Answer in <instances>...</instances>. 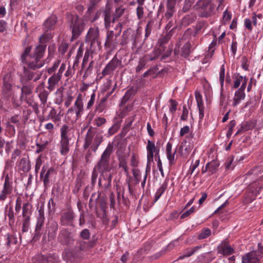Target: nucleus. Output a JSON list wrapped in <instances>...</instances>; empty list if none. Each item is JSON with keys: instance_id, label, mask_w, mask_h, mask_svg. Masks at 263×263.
Here are the masks:
<instances>
[{"instance_id": "1", "label": "nucleus", "mask_w": 263, "mask_h": 263, "mask_svg": "<svg viewBox=\"0 0 263 263\" xmlns=\"http://www.w3.org/2000/svg\"><path fill=\"white\" fill-rule=\"evenodd\" d=\"M60 132V141L58 144L60 153L62 156H66L70 151V146L74 142L75 130L70 126L64 124L61 127Z\"/></svg>"}, {"instance_id": "2", "label": "nucleus", "mask_w": 263, "mask_h": 263, "mask_svg": "<svg viewBox=\"0 0 263 263\" xmlns=\"http://www.w3.org/2000/svg\"><path fill=\"white\" fill-rule=\"evenodd\" d=\"M223 0H199L196 4V9L202 17L208 18L216 13Z\"/></svg>"}, {"instance_id": "3", "label": "nucleus", "mask_w": 263, "mask_h": 263, "mask_svg": "<svg viewBox=\"0 0 263 263\" xmlns=\"http://www.w3.org/2000/svg\"><path fill=\"white\" fill-rule=\"evenodd\" d=\"M10 76L8 74H5L3 77V85L1 92L2 97L6 100H11L13 107L17 108L21 105V101H18L15 96L12 89V85L9 82Z\"/></svg>"}, {"instance_id": "4", "label": "nucleus", "mask_w": 263, "mask_h": 263, "mask_svg": "<svg viewBox=\"0 0 263 263\" xmlns=\"http://www.w3.org/2000/svg\"><path fill=\"white\" fill-rule=\"evenodd\" d=\"M96 132L92 127H90L87 132L84 148L90 149L93 152H96L99 146L103 141V136L100 134H96Z\"/></svg>"}, {"instance_id": "5", "label": "nucleus", "mask_w": 263, "mask_h": 263, "mask_svg": "<svg viewBox=\"0 0 263 263\" xmlns=\"http://www.w3.org/2000/svg\"><path fill=\"white\" fill-rule=\"evenodd\" d=\"M84 111L83 97L81 93H79L73 105L68 109L66 116L72 121H76L81 118Z\"/></svg>"}, {"instance_id": "6", "label": "nucleus", "mask_w": 263, "mask_h": 263, "mask_svg": "<svg viewBox=\"0 0 263 263\" xmlns=\"http://www.w3.org/2000/svg\"><path fill=\"white\" fill-rule=\"evenodd\" d=\"M112 152L113 145L109 143L102 154L100 160L95 167H97L100 172L110 171L111 170L109 164L110 158Z\"/></svg>"}, {"instance_id": "7", "label": "nucleus", "mask_w": 263, "mask_h": 263, "mask_svg": "<svg viewBox=\"0 0 263 263\" xmlns=\"http://www.w3.org/2000/svg\"><path fill=\"white\" fill-rule=\"evenodd\" d=\"M86 42L90 45V50L94 51L100 49L101 41L99 39V29L98 27L90 28L88 31Z\"/></svg>"}, {"instance_id": "8", "label": "nucleus", "mask_w": 263, "mask_h": 263, "mask_svg": "<svg viewBox=\"0 0 263 263\" xmlns=\"http://www.w3.org/2000/svg\"><path fill=\"white\" fill-rule=\"evenodd\" d=\"M75 235L67 228H62L60 230L58 236V241L62 245L67 247L74 245Z\"/></svg>"}, {"instance_id": "9", "label": "nucleus", "mask_w": 263, "mask_h": 263, "mask_svg": "<svg viewBox=\"0 0 263 263\" xmlns=\"http://www.w3.org/2000/svg\"><path fill=\"white\" fill-rule=\"evenodd\" d=\"M147 151V164L146 167V172H150L151 169V164L154 163V157L157 158L159 153V148L156 146L155 143L150 140L147 141L146 145Z\"/></svg>"}, {"instance_id": "10", "label": "nucleus", "mask_w": 263, "mask_h": 263, "mask_svg": "<svg viewBox=\"0 0 263 263\" xmlns=\"http://www.w3.org/2000/svg\"><path fill=\"white\" fill-rule=\"evenodd\" d=\"M84 23L77 15L72 16L70 27L72 28V38L76 39L81 35L84 29Z\"/></svg>"}, {"instance_id": "11", "label": "nucleus", "mask_w": 263, "mask_h": 263, "mask_svg": "<svg viewBox=\"0 0 263 263\" xmlns=\"http://www.w3.org/2000/svg\"><path fill=\"white\" fill-rule=\"evenodd\" d=\"M13 182L8 175H7L5 177L4 183L0 191V201L4 202L8 197H10L13 193Z\"/></svg>"}, {"instance_id": "12", "label": "nucleus", "mask_w": 263, "mask_h": 263, "mask_svg": "<svg viewBox=\"0 0 263 263\" xmlns=\"http://www.w3.org/2000/svg\"><path fill=\"white\" fill-rule=\"evenodd\" d=\"M121 65H122L121 60L118 59L117 55H115L102 70L101 73V76L99 79H102L106 76L112 75L114 71Z\"/></svg>"}, {"instance_id": "13", "label": "nucleus", "mask_w": 263, "mask_h": 263, "mask_svg": "<svg viewBox=\"0 0 263 263\" xmlns=\"http://www.w3.org/2000/svg\"><path fill=\"white\" fill-rule=\"evenodd\" d=\"M57 174L56 171L53 167H48L47 165H44L42 168L40 173V178L43 181L44 186L45 188H48L50 186V177L52 175Z\"/></svg>"}, {"instance_id": "14", "label": "nucleus", "mask_w": 263, "mask_h": 263, "mask_svg": "<svg viewBox=\"0 0 263 263\" xmlns=\"http://www.w3.org/2000/svg\"><path fill=\"white\" fill-rule=\"evenodd\" d=\"M33 263H60V258L55 253H50L48 256L37 254L33 258Z\"/></svg>"}, {"instance_id": "15", "label": "nucleus", "mask_w": 263, "mask_h": 263, "mask_svg": "<svg viewBox=\"0 0 263 263\" xmlns=\"http://www.w3.org/2000/svg\"><path fill=\"white\" fill-rule=\"evenodd\" d=\"M119 36H116V33L114 31H108L107 33L105 46L109 49H113L117 47L118 45L117 38Z\"/></svg>"}, {"instance_id": "16", "label": "nucleus", "mask_w": 263, "mask_h": 263, "mask_svg": "<svg viewBox=\"0 0 263 263\" xmlns=\"http://www.w3.org/2000/svg\"><path fill=\"white\" fill-rule=\"evenodd\" d=\"M58 229L59 224L57 221L51 220L48 222L46 231L49 240H51L55 237Z\"/></svg>"}, {"instance_id": "17", "label": "nucleus", "mask_w": 263, "mask_h": 263, "mask_svg": "<svg viewBox=\"0 0 263 263\" xmlns=\"http://www.w3.org/2000/svg\"><path fill=\"white\" fill-rule=\"evenodd\" d=\"M27 65V67L33 70L39 69L44 65V61L43 60L32 55L26 59L25 62Z\"/></svg>"}, {"instance_id": "18", "label": "nucleus", "mask_w": 263, "mask_h": 263, "mask_svg": "<svg viewBox=\"0 0 263 263\" xmlns=\"http://www.w3.org/2000/svg\"><path fill=\"white\" fill-rule=\"evenodd\" d=\"M101 175L99 179L98 184L99 186L103 183V186L105 189H108L111 185L112 175L109 171L101 172Z\"/></svg>"}, {"instance_id": "19", "label": "nucleus", "mask_w": 263, "mask_h": 263, "mask_svg": "<svg viewBox=\"0 0 263 263\" xmlns=\"http://www.w3.org/2000/svg\"><path fill=\"white\" fill-rule=\"evenodd\" d=\"M182 0H167L166 4L167 10L163 16V20L169 21L173 19V16L175 12V6L176 2H180Z\"/></svg>"}, {"instance_id": "20", "label": "nucleus", "mask_w": 263, "mask_h": 263, "mask_svg": "<svg viewBox=\"0 0 263 263\" xmlns=\"http://www.w3.org/2000/svg\"><path fill=\"white\" fill-rule=\"evenodd\" d=\"M217 252L223 256H229L234 253V250L229 245L227 241H223L217 248Z\"/></svg>"}, {"instance_id": "21", "label": "nucleus", "mask_w": 263, "mask_h": 263, "mask_svg": "<svg viewBox=\"0 0 263 263\" xmlns=\"http://www.w3.org/2000/svg\"><path fill=\"white\" fill-rule=\"evenodd\" d=\"M39 215L37 216V221L35 226V235H40V232L42 230V228L44 224L45 221V215H44V210L43 206H41L38 210Z\"/></svg>"}, {"instance_id": "22", "label": "nucleus", "mask_w": 263, "mask_h": 263, "mask_svg": "<svg viewBox=\"0 0 263 263\" xmlns=\"http://www.w3.org/2000/svg\"><path fill=\"white\" fill-rule=\"evenodd\" d=\"M32 70L33 69H30L28 67H24V77L28 81L33 80L35 82L41 78L42 73L39 71H33Z\"/></svg>"}, {"instance_id": "23", "label": "nucleus", "mask_w": 263, "mask_h": 263, "mask_svg": "<svg viewBox=\"0 0 263 263\" xmlns=\"http://www.w3.org/2000/svg\"><path fill=\"white\" fill-rule=\"evenodd\" d=\"M45 84L44 82L41 83L36 88V92L39 93V97L41 101L42 104L44 107L47 103V99L49 92L45 89Z\"/></svg>"}, {"instance_id": "24", "label": "nucleus", "mask_w": 263, "mask_h": 263, "mask_svg": "<svg viewBox=\"0 0 263 263\" xmlns=\"http://www.w3.org/2000/svg\"><path fill=\"white\" fill-rule=\"evenodd\" d=\"M260 258L261 255L258 254L256 251H252L242 257V263H255Z\"/></svg>"}, {"instance_id": "25", "label": "nucleus", "mask_w": 263, "mask_h": 263, "mask_svg": "<svg viewBox=\"0 0 263 263\" xmlns=\"http://www.w3.org/2000/svg\"><path fill=\"white\" fill-rule=\"evenodd\" d=\"M137 32H133L130 34L128 31H124L122 35V40L120 44L122 46L125 45L128 43L129 40H131L133 41V46L135 47L137 45Z\"/></svg>"}, {"instance_id": "26", "label": "nucleus", "mask_w": 263, "mask_h": 263, "mask_svg": "<svg viewBox=\"0 0 263 263\" xmlns=\"http://www.w3.org/2000/svg\"><path fill=\"white\" fill-rule=\"evenodd\" d=\"M244 87L245 84L235 91L233 98V106H236L240 103L241 101L245 99L246 94L244 91L245 89Z\"/></svg>"}, {"instance_id": "27", "label": "nucleus", "mask_w": 263, "mask_h": 263, "mask_svg": "<svg viewBox=\"0 0 263 263\" xmlns=\"http://www.w3.org/2000/svg\"><path fill=\"white\" fill-rule=\"evenodd\" d=\"M233 78L234 80L233 88H237L241 83L240 87H242L245 84L244 89L246 88L248 81V79L246 77L240 76L239 73H235L233 76Z\"/></svg>"}, {"instance_id": "28", "label": "nucleus", "mask_w": 263, "mask_h": 263, "mask_svg": "<svg viewBox=\"0 0 263 263\" xmlns=\"http://www.w3.org/2000/svg\"><path fill=\"white\" fill-rule=\"evenodd\" d=\"M73 219V213L71 211L65 212L61 217V224L62 226H71Z\"/></svg>"}, {"instance_id": "29", "label": "nucleus", "mask_w": 263, "mask_h": 263, "mask_svg": "<svg viewBox=\"0 0 263 263\" xmlns=\"http://www.w3.org/2000/svg\"><path fill=\"white\" fill-rule=\"evenodd\" d=\"M60 76L55 74L54 73L48 79L47 88L50 91H53L58 85L59 82L61 79Z\"/></svg>"}, {"instance_id": "30", "label": "nucleus", "mask_w": 263, "mask_h": 263, "mask_svg": "<svg viewBox=\"0 0 263 263\" xmlns=\"http://www.w3.org/2000/svg\"><path fill=\"white\" fill-rule=\"evenodd\" d=\"M118 160L119 161V167L123 170L124 174L127 177H129V170L126 156L124 155H119L118 156Z\"/></svg>"}, {"instance_id": "31", "label": "nucleus", "mask_w": 263, "mask_h": 263, "mask_svg": "<svg viewBox=\"0 0 263 263\" xmlns=\"http://www.w3.org/2000/svg\"><path fill=\"white\" fill-rule=\"evenodd\" d=\"M202 248L201 245L197 246L194 247L187 248L186 249L182 255L179 257L178 259H183L185 257H189L194 255Z\"/></svg>"}, {"instance_id": "32", "label": "nucleus", "mask_w": 263, "mask_h": 263, "mask_svg": "<svg viewBox=\"0 0 263 263\" xmlns=\"http://www.w3.org/2000/svg\"><path fill=\"white\" fill-rule=\"evenodd\" d=\"M261 171V168L259 166H255L251 168L245 174L244 182H245L246 184L249 183V182L247 181L248 179L253 180L255 178L256 176Z\"/></svg>"}, {"instance_id": "33", "label": "nucleus", "mask_w": 263, "mask_h": 263, "mask_svg": "<svg viewBox=\"0 0 263 263\" xmlns=\"http://www.w3.org/2000/svg\"><path fill=\"white\" fill-rule=\"evenodd\" d=\"M166 153L167 158L169 161L170 164H173L174 163L175 155L176 153V149L174 152H172V144L168 142L166 146Z\"/></svg>"}, {"instance_id": "34", "label": "nucleus", "mask_w": 263, "mask_h": 263, "mask_svg": "<svg viewBox=\"0 0 263 263\" xmlns=\"http://www.w3.org/2000/svg\"><path fill=\"white\" fill-rule=\"evenodd\" d=\"M103 15L105 28H108L109 27L111 22L114 23L115 22L113 21L114 15H111V12L110 9H106L104 11Z\"/></svg>"}, {"instance_id": "35", "label": "nucleus", "mask_w": 263, "mask_h": 263, "mask_svg": "<svg viewBox=\"0 0 263 263\" xmlns=\"http://www.w3.org/2000/svg\"><path fill=\"white\" fill-rule=\"evenodd\" d=\"M57 22V17L55 15H52L49 17L44 23V26L47 29L46 31L48 30H52L54 28L55 25Z\"/></svg>"}, {"instance_id": "36", "label": "nucleus", "mask_w": 263, "mask_h": 263, "mask_svg": "<svg viewBox=\"0 0 263 263\" xmlns=\"http://www.w3.org/2000/svg\"><path fill=\"white\" fill-rule=\"evenodd\" d=\"M95 241L86 242L84 240H79L77 241V247L81 251H86L88 248L93 247L95 245Z\"/></svg>"}, {"instance_id": "37", "label": "nucleus", "mask_w": 263, "mask_h": 263, "mask_svg": "<svg viewBox=\"0 0 263 263\" xmlns=\"http://www.w3.org/2000/svg\"><path fill=\"white\" fill-rule=\"evenodd\" d=\"M22 211L23 218H30L32 213V205L29 202L24 203Z\"/></svg>"}, {"instance_id": "38", "label": "nucleus", "mask_w": 263, "mask_h": 263, "mask_svg": "<svg viewBox=\"0 0 263 263\" xmlns=\"http://www.w3.org/2000/svg\"><path fill=\"white\" fill-rule=\"evenodd\" d=\"M168 180L166 179L156 191L155 195V202H156L164 193L167 187Z\"/></svg>"}, {"instance_id": "39", "label": "nucleus", "mask_w": 263, "mask_h": 263, "mask_svg": "<svg viewBox=\"0 0 263 263\" xmlns=\"http://www.w3.org/2000/svg\"><path fill=\"white\" fill-rule=\"evenodd\" d=\"M46 49V44H41L37 46L34 50V54L33 55L39 58V59L42 60V58L44 55L45 50Z\"/></svg>"}, {"instance_id": "40", "label": "nucleus", "mask_w": 263, "mask_h": 263, "mask_svg": "<svg viewBox=\"0 0 263 263\" xmlns=\"http://www.w3.org/2000/svg\"><path fill=\"white\" fill-rule=\"evenodd\" d=\"M254 127V125L249 122H246L240 125V128L238 129L235 136L239 135L240 134L251 130Z\"/></svg>"}, {"instance_id": "41", "label": "nucleus", "mask_w": 263, "mask_h": 263, "mask_svg": "<svg viewBox=\"0 0 263 263\" xmlns=\"http://www.w3.org/2000/svg\"><path fill=\"white\" fill-rule=\"evenodd\" d=\"M206 165V168L209 170V172L211 174H213L215 173L217 171L218 167L219 166V162L216 160H214L208 162Z\"/></svg>"}, {"instance_id": "42", "label": "nucleus", "mask_w": 263, "mask_h": 263, "mask_svg": "<svg viewBox=\"0 0 263 263\" xmlns=\"http://www.w3.org/2000/svg\"><path fill=\"white\" fill-rule=\"evenodd\" d=\"M32 92V89L29 86H23L21 88V96L20 99L18 101H21L22 103V100H26L27 96L30 95Z\"/></svg>"}, {"instance_id": "43", "label": "nucleus", "mask_w": 263, "mask_h": 263, "mask_svg": "<svg viewBox=\"0 0 263 263\" xmlns=\"http://www.w3.org/2000/svg\"><path fill=\"white\" fill-rule=\"evenodd\" d=\"M164 51V48L158 47L149 55V60L150 61H153L157 59L160 55H161L163 53Z\"/></svg>"}, {"instance_id": "44", "label": "nucleus", "mask_w": 263, "mask_h": 263, "mask_svg": "<svg viewBox=\"0 0 263 263\" xmlns=\"http://www.w3.org/2000/svg\"><path fill=\"white\" fill-rule=\"evenodd\" d=\"M217 39L216 35H214V39L213 40L211 43L210 44L209 47L208 53L206 54V57L208 58H212L213 55L215 47L217 45Z\"/></svg>"}, {"instance_id": "45", "label": "nucleus", "mask_w": 263, "mask_h": 263, "mask_svg": "<svg viewBox=\"0 0 263 263\" xmlns=\"http://www.w3.org/2000/svg\"><path fill=\"white\" fill-rule=\"evenodd\" d=\"M191 43L187 42L181 49V55L184 58H187L191 53Z\"/></svg>"}, {"instance_id": "46", "label": "nucleus", "mask_w": 263, "mask_h": 263, "mask_svg": "<svg viewBox=\"0 0 263 263\" xmlns=\"http://www.w3.org/2000/svg\"><path fill=\"white\" fill-rule=\"evenodd\" d=\"M205 26L206 23L204 22H200L198 23L195 27V29L193 35L195 36L197 34L202 33L205 29Z\"/></svg>"}, {"instance_id": "47", "label": "nucleus", "mask_w": 263, "mask_h": 263, "mask_svg": "<svg viewBox=\"0 0 263 263\" xmlns=\"http://www.w3.org/2000/svg\"><path fill=\"white\" fill-rule=\"evenodd\" d=\"M20 165L22 166V170L24 172H28L31 169V165L29 161L25 158H22L20 161Z\"/></svg>"}, {"instance_id": "48", "label": "nucleus", "mask_w": 263, "mask_h": 263, "mask_svg": "<svg viewBox=\"0 0 263 263\" xmlns=\"http://www.w3.org/2000/svg\"><path fill=\"white\" fill-rule=\"evenodd\" d=\"M6 215L9 218V224L11 226L13 225L15 221V218L14 212L12 207L9 208L7 213H6Z\"/></svg>"}, {"instance_id": "49", "label": "nucleus", "mask_w": 263, "mask_h": 263, "mask_svg": "<svg viewBox=\"0 0 263 263\" xmlns=\"http://www.w3.org/2000/svg\"><path fill=\"white\" fill-rule=\"evenodd\" d=\"M125 10V8L121 6L117 7L114 13V18H113V21H115L117 19L120 17L124 14Z\"/></svg>"}, {"instance_id": "50", "label": "nucleus", "mask_w": 263, "mask_h": 263, "mask_svg": "<svg viewBox=\"0 0 263 263\" xmlns=\"http://www.w3.org/2000/svg\"><path fill=\"white\" fill-rule=\"evenodd\" d=\"M30 224V218H23L22 219V232L28 231Z\"/></svg>"}, {"instance_id": "51", "label": "nucleus", "mask_w": 263, "mask_h": 263, "mask_svg": "<svg viewBox=\"0 0 263 263\" xmlns=\"http://www.w3.org/2000/svg\"><path fill=\"white\" fill-rule=\"evenodd\" d=\"M211 234V231L209 228H204L202 230L200 234L198 235V239H203L209 236H210Z\"/></svg>"}, {"instance_id": "52", "label": "nucleus", "mask_w": 263, "mask_h": 263, "mask_svg": "<svg viewBox=\"0 0 263 263\" xmlns=\"http://www.w3.org/2000/svg\"><path fill=\"white\" fill-rule=\"evenodd\" d=\"M51 38L52 35L51 34L45 33L40 37V43L41 44H45L46 43L49 42Z\"/></svg>"}, {"instance_id": "53", "label": "nucleus", "mask_w": 263, "mask_h": 263, "mask_svg": "<svg viewBox=\"0 0 263 263\" xmlns=\"http://www.w3.org/2000/svg\"><path fill=\"white\" fill-rule=\"evenodd\" d=\"M176 21L173 19L170 20L167 23L165 29L166 31H169V33L173 31L176 28V25H175Z\"/></svg>"}, {"instance_id": "54", "label": "nucleus", "mask_w": 263, "mask_h": 263, "mask_svg": "<svg viewBox=\"0 0 263 263\" xmlns=\"http://www.w3.org/2000/svg\"><path fill=\"white\" fill-rule=\"evenodd\" d=\"M139 164V156L137 154L132 153L130 159V165L133 167L138 166Z\"/></svg>"}, {"instance_id": "55", "label": "nucleus", "mask_w": 263, "mask_h": 263, "mask_svg": "<svg viewBox=\"0 0 263 263\" xmlns=\"http://www.w3.org/2000/svg\"><path fill=\"white\" fill-rule=\"evenodd\" d=\"M98 168L96 167H94L92 174H91V182L92 186H95L97 182V180L98 177Z\"/></svg>"}, {"instance_id": "56", "label": "nucleus", "mask_w": 263, "mask_h": 263, "mask_svg": "<svg viewBox=\"0 0 263 263\" xmlns=\"http://www.w3.org/2000/svg\"><path fill=\"white\" fill-rule=\"evenodd\" d=\"M31 47L30 46H28L25 48L24 53L21 56V60L22 62H25V61H26V59L31 56L29 54L31 51Z\"/></svg>"}, {"instance_id": "57", "label": "nucleus", "mask_w": 263, "mask_h": 263, "mask_svg": "<svg viewBox=\"0 0 263 263\" xmlns=\"http://www.w3.org/2000/svg\"><path fill=\"white\" fill-rule=\"evenodd\" d=\"M236 121L234 120H231L228 125V130L227 133V137L229 138L231 136L234 127L236 125Z\"/></svg>"}, {"instance_id": "58", "label": "nucleus", "mask_w": 263, "mask_h": 263, "mask_svg": "<svg viewBox=\"0 0 263 263\" xmlns=\"http://www.w3.org/2000/svg\"><path fill=\"white\" fill-rule=\"evenodd\" d=\"M80 237L84 240H88L90 237V233L88 229H84L80 233Z\"/></svg>"}, {"instance_id": "59", "label": "nucleus", "mask_w": 263, "mask_h": 263, "mask_svg": "<svg viewBox=\"0 0 263 263\" xmlns=\"http://www.w3.org/2000/svg\"><path fill=\"white\" fill-rule=\"evenodd\" d=\"M96 100V93L95 90L92 93L90 96V99L89 101L87 102L86 105V109L89 110L90 109L92 106L94 105Z\"/></svg>"}, {"instance_id": "60", "label": "nucleus", "mask_w": 263, "mask_h": 263, "mask_svg": "<svg viewBox=\"0 0 263 263\" xmlns=\"http://www.w3.org/2000/svg\"><path fill=\"white\" fill-rule=\"evenodd\" d=\"M105 101V99H102L99 102H97L96 103L95 108V110L96 111H99V112H101L103 110L104 108Z\"/></svg>"}, {"instance_id": "61", "label": "nucleus", "mask_w": 263, "mask_h": 263, "mask_svg": "<svg viewBox=\"0 0 263 263\" xmlns=\"http://www.w3.org/2000/svg\"><path fill=\"white\" fill-rule=\"evenodd\" d=\"M61 63V61L59 60H57L55 61L51 67H49L47 69V72L48 74H51L52 73L54 72L57 70L58 67L59 66V65Z\"/></svg>"}, {"instance_id": "62", "label": "nucleus", "mask_w": 263, "mask_h": 263, "mask_svg": "<svg viewBox=\"0 0 263 263\" xmlns=\"http://www.w3.org/2000/svg\"><path fill=\"white\" fill-rule=\"evenodd\" d=\"M171 106L170 107V111L172 114H174L177 109L178 103L174 100L171 99L170 100Z\"/></svg>"}, {"instance_id": "63", "label": "nucleus", "mask_w": 263, "mask_h": 263, "mask_svg": "<svg viewBox=\"0 0 263 263\" xmlns=\"http://www.w3.org/2000/svg\"><path fill=\"white\" fill-rule=\"evenodd\" d=\"M7 241L6 245L10 246L11 244H15L17 242V238L12 235L7 234Z\"/></svg>"}, {"instance_id": "64", "label": "nucleus", "mask_w": 263, "mask_h": 263, "mask_svg": "<svg viewBox=\"0 0 263 263\" xmlns=\"http://www.w3.org/2000/svg\"><path fill=\"white\" fill-rule=\"evenodd\" d=\"M106 122V120L103 117L96 118L94 120V124L97 127H100L103 124H105Z\"/></svg>"}]
</instances>
